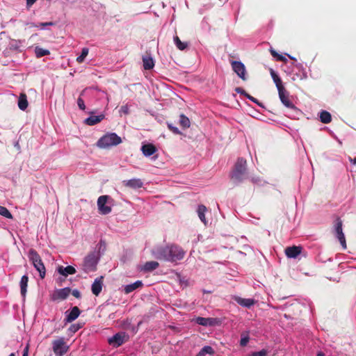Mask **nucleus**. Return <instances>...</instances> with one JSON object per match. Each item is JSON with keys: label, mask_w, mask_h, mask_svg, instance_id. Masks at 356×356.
<instances>
[{"label": "nucleus", "mask_w": 356, "mask_h": 356, "mask_svg": "<svg viewBox=\"0 0 356 356\" xmlns=\"http://www.w3.org/2000/svg\"><path fill=\"white\" fill-rule=\"evenodd\" d=\"M247 170V162L243 158H238L230 174L231 179L236 184L241 183L244 179Z\"/></svg>", "instance_id": "nucleus-1"}, {"label": "nucleus", "mask_w": 356, "mask_h": 356, "mask_svg": "<svg viewBox=\"0 0 356 356\" xmlns=\"http://www.w3.org/2000/svg\"><path fill=\"white\" fill-rule=\"evenodd\" d=\"M122 138L115 133H107L97 142V146L101 149H108L122 143Z\"/></svg>", "instance_id": "nucleus-2"}, {"label": "nucleus", "mask_w": 356, "mask_h": 356, "mask_svg": "<svg viewBox=\"0 0 356 356\" xmlns=\"http://www.w3.org/2000/svg\"><path fill=\"white\" fill-rule=\"evenodd\" d=\"M99 259L100 254L99 252L94 251L89 253L83 259L82 270L87 273L95 271Z\"/></svg>", "instance_id": "nucleus-3"}, {"label": "nucleus", "mask_w": 356, "mask_h": 356, "mask_svg": "<svg viewBox=\"0 0 356 356\" xmlns=\"http://www.w3.org/2000/svg\"><path fill=\"white\" fill-rule=\"evenodd\" d=\"M29 258L34 268L39 272L40 277L43 279L46 275V269L40 256L35 250L31 249L29 252Z\"/></svg>", "instance_id": "nucleus-4"}, {"label": "nucleus", "mask_w": 356, "mask_h": 356, "mask_svg": "<svg viewBox=\"0 0 356 356\" xmlns=\"http://www.w3.org/2000/svg\"><path fill=\"white\" fill-rule=\"evenodd\" d=\"M168 261L172 263H177L184 259L185 256V251L179 245L175 244H170V250H168Z\"/></svg>", "instance_id": "nucleus-5"}, {"label": "nucleus", "mask_w": 356, "mask_h": 356, "mask_svg": "<svg viewBox=\"0 0 356 356\" xmlns=\"http://www.w3.org/2000/svg\"><path fill=\"white\" fill-rule=\"evenodd\" d=\"M52 350L56 356H63L69 350V346L67 344L64 337H59L52 341Z\"/></svg>", "instance_id": "nucleus-6"}, {"label": "nucleus", "mask_w": 356, "mask_h": 356, "mask_svg": "<svg viewBox=\"0 0 356 356\" xmlns=\"http://www.w3.org/2000/svg\"><path fill=\"white\" fill-rule=\"evenodd\" d=\"M168 250H170V244L156 246L152 250L151 252L154 258L168 261Z\"/></svg>", "instance_id": "nucleus-7"}, {"label": "nucleus", "mask_w": 356, "mask_h": 356, "mask_svg": "<svg viewBox=\"0 0 356 356\" xmlns=\"http://www.w3.org/2000/svg\"><path fill=\"white\" fill-rule=\"evenodd\" d=\"M129 339V335L124 332H120L108 339V343L113 347L118 348Z\"/></svg>", "instance_id": "nucleus-8"}, {"label": "nucleus", "mask_w": 356, "mask_h": 356, "mask_svg": "<svg viewBox=\"0 0 356 356\" xmlns=\"http://www.w3.org/2000/svg\"><path fill=\"white\" fill-rule=\"evenodd\" d=\"M110 199L108 195H102L99 197L97 200V207L99 213L102 215H107L112 211L111 206L107 204L108 200Z\"/></svg>", "instance_id": "nucleus-9"}, {"label": "nucleus", "mask_w": 356, "mask_h": 356, "mask_svg": "<svg viewBox=\"0 0 356 356\" xmlns=\"http://www.w3.org/2000/svg\"><path fill=\"white\" fill-rule=\"evenodd\" d=\"M335 236L340 242L343 250L346 249V242L344 234L342 229V222L338 219L334 226Z\"/></svg>", "instance_id": "nucleus-10"}, {"label": "nucleus", "mask_w": 356, "mask_h": 356, "mask_svg": "<svg viewBox=\"0 0 356 356\" xmlns=\"http://www.w3.org/2000/svg\"><path fill=\"white\" fill-rule=\"evenodd\" d=\"M232 67L234 72L243 80H246L245 65L240 61H232Z\"/></svg>", "instance_id": "nucleus-11"}, {"label": "nucleus", "mask_w": 356, "mask_h": 356, "mask_svg": "<svg viewBox=\"0 0 356 356\" xmlns=\"http://www.w3.org/2000/svg\"><path fill=\"white\" fill-rule=\"evenodd\" d=\"M280 99L282 103L287 108L296 109V107L289 99V96L288 92L284 89L278 92Z\"/></svg>", "instance_id": "nucleus-12"}, {"label": "nucleus", "mask_w": 356, "mask_h": 356, "mask_svg": "<svg viewBox=\"0 0 356 356\" xmlns=\"http://www.w3.org/2000/svg\"><path fill=\"white\" fill-rule=\"evenodd\" d=\"M70 293V289L68 287H65L63 289H60L54 291L52 295V300H65L66 299Z\"/></svg>", "instance_id": "nucleus-13"}, {"label": "nucleus", "mask_w": 356, "mask_h": 356, "mask_svg": "<svg viewBox=\"0 0 356 356\" xmlns=\"http://www.w3.org/2000/svg\"><path fill=\"white\" fill-rule=\"evenodd\" d=\"M233 300L241 306L246 308H250L256 303L255 300L253 298H243L237 296H234Z\"/></svg>", "instance_id": "nucleus-14"}, {"label": "nucleus", "mask_w": 356, "mask_h": 356, "mask_svg": "<svg viewBox=\"0 0 356 356\" xmlns=\"http://www.w3.org/2000/svg\"><path fill=\"white\" fill-rule=\"evenodd\" d=\"M104 277H97L91 286L92 293L95 296H99L102 290Z\"/></svg>", "instance_id": "nucleus-15"}, {"label": "nucleus", "mask_w": 356, "mask_h": 356, "mask_svg": "<svg viewBox=\"0 0 356 356\" xmlns=\"http://www.w3.org/2000/svg\"><path fill=\"white\" fill-rule=\"evenodd\" d=\"M302 252V247L300 246H291L285 249V254L288 258L295 259Z\"/></svg>", "instance_id": "nucleus-16"}, {"label": "nucleus", "mask_w": 356, "mask_h": 356, "mask_svg": "<svg viewBox=\"0 0 356 356\" xmlns=\"http://www.w3.org/2000/svg\"><path fill=\"white\" fill-rule=\"evenodd\" d=\"M80 315V310L77 307H74L70 311L65 312V321L68 323H71L76 320Z\"/></svg>", "instance_id": "nucleus-17"}, {"label": "nucleus", "mask_w": 356, "mask_h": 356, "mask_svg": "<svg viewBox=\"0 0 356 356\" xmlns=\"http://www.w3.org/2000/svg\"><path fill=\"white\" fill-rule=\"evenodd\" d=\"M123 185L131 188H140L143 186V183L140 179L134 178L129 180H124Z\"/></svg>", "instance_id": "nucleus-18"}, {"label": "nucleus", "mask_w": 356, "mask_h": 356, "mask_svg": "<svg viewBox=\"0 0 356 356\" xmlns=\"http://www.w3.org/2000/svg\"><path fill=\"white\" fill-rule=\"evenodd\" d=\"M141 151L145 156H150L156 152V147L152 143L143 145Z\"/></svg>", "instance_id": "nucleus-19"}, {"label": "nucleus", "mask_w": 356, "mask_h": 356, "mask_svg": "<svg viewBox=\"0 0 356 356\" xmlns=\"http://www.w3.org/2000/svg\"><path fill=\"white\" fill-rule=\"evenodd\" d=\"M57 271L64 277H67L69 275H74L76 272L75 268L72 266H67L66 267L59 266L57 268Z\"/></svg>", "instance_id": "nucleus-20"}, {"label": "nucleus", "mask_w": 356, "mask_h": 356, "mask_svg": "<svg viewBox=\"0 0 356 356\" xmlns=\"http://www.w3.org/2000/svg\"><path fill=\"white\" fill-rule=\"evenodd\" d=\"M193 321L200 325L212 326L215 324L216 319L213 318L197 317Z\"/></svg>", "instance_id": "nucleus-21"}, {"label": "nucleus", "mask_w": 356, "mask_h": 356, "mask_svg": "<svg viewBox=\"0 0 356 356\" xmlns=\"http://www.w3.org/2000/svg\"><path fill=\"white\" fill-rule=\"evenodd\" d=\"M104 118V115H91L85 120V123L88 125L92 126L100 122Z\"/></svg>", "instance_id": "nucleus-22"}, {"label": "nucleus", "mask_w": 356, "mask_h": 356, "mask_svg": "<svg viewBox=\"0 0 356 356\" xmlns=\"http://www.w3.org/2000/svg\"><path fill=\"white\" fill-rule=\"evenodd\" d=\"M143 286L142 281L138 280L132 284L125 285L124 286V291L125 293L128 294L131 292L135 291L136 289L141 287Z\"/></svg>", "instance_id": "nucleus-23"}, {"label": "nucleus", "mask_w": 356, "mask_h": 356, "mask_svg": "<svg viewBox=\"0 0 356 356\" xmlns=\"http://www.w3.org/2000/svg\"><path fill=\"white\" fill-rule=\"evenodd\" d=\"M28 282H29V277L26 275H24L22 277L19 285H20V292L22 296L25 298L26 291H27V286H28Z\"/></svg>", "instance_id": "nucleus-24"}, {"label": "nucleus", "mask_w": 356, "mask_h": 356, "mask_svg": "<svg viewBox=\"0 0 356 356\" xmlns=\"http://www.w3.org/2000/svg\"><path fill=\"white\" fill-rule=\"evenodd\" d=\"M143 67L146 70H152L154 66V61L152 56L143 57Z\"/></svg>", "instance_id": "nucleus-25"}, {"label": "nucleus", "mask_w": 356, "mask_h": 356, "mask_svg": "<svg viewBox=\"0 0 356 356\" xmlns=\"http://www.w3.org/2000/svg\"><path fill=\"white\" fill-rule=\"evenodd\" d=\"M159 264L157 261H151L146 262L142 268L145 272H151L159 267Z\"/></svg>", "instance_id": "nucleus-26"}, {"label": "nucleus", "mask_w": 356, "mask_h": 356, "mask_svg": "<svg viewBox=\"0 0 356 356\" xmlns=\"http://www.w3.org/2000/svg\"><path fill=\"white\" fill-rule=\"evenodd\" d=\"M28 101L26 95L24 93L20 94L18 99V106L20 110L25 111L28 107Z\"/></svg>", "instance_id": "nucleus-27"}, {"label": "nucleus", "mask_w": 356, "mask_h": 356, "mask_svg": "<svg viewBox=\"0 0 356 356\" xmlns=\"http://www.w3.org/2000/svg\"><path fill=\"white\" fill-rule=\"evenodd\" d=\"M207 209L204 205H199L197 207V214L200 219V220L204 224L207 225V220L205 217V213L207 211Z\"/></svg>", "instance_id": "nucleus-28"}, {"label": "nucleus", "mask_w": 356, "mask_h": 356, "mask_svg": "<svg viewBox=\"0 0 356 356\" xmlns=\"http://www.w3.org/2000/svg\"><path fill=\"white\" fill-rule=\"evenodd\" d=\"M321 122L324 124L330 123L332 120V116L330 113L326 111H322L320 113Z\"/></svg>", "instance_id": "nucleus-29"}, {"label": "nucleus", "mask_w": 356, "mask_h": 356, "mask_svg": "<svg viewBox=\"0 0 356 356\" xmlns=\"http://www.w3.org/2000/svg\"><path fill=\"white\" fill-rule=\"evenodd\" d=\"M34 51L37 58H41L50 54V51L48 49H45L40 47H35Z\"/></svg>", "instance_id": "nucleus-30"}, {"label": "nucleus", "mask_w": 356, "mask_h": 356, "mask_svg": "<svg viewBox=\"0 0 356 356\" xmlns=\"http://www.w3.org/2000/svg\"><path fill=\"white\" fill-rule=\"evenodd\" d=\"M214 353V350L211 346H205L200 350L196 356H205L207 354L212 355Z\"/></svg>", "instance_id": "nucleus-31"}, {"label": "nucleus", "mask_w": 356, "mask_h": 356, "mask_svg": "<svg viewBox=\"0 0 356 356\" xmlns=\"http://www.w3.org/2000/svg\"><path fill=\"white\" fill-rule=\"evenodd\" d=\"M174 42H175V44L176 45V47H177V49H179V50H184L185 49L187 48L188 47V44L186 42H183L180 40L179 38L177 36V35H175L174 37Z\"/></svg>", "instance_id": "nucleus-32"}, {"label": "nucleus", "mask_w": 356, "mask_h": 356, "mask_svg": "<svg viewBox=\"0 0 356 356\" xmlns=\"http://www.w3.org/2000/svg\"><path fill=\"white\" fill-rule=\"evenodd\" d=\"M179 124L184 129L188 128L191 125L188 118L184 114H181L179 117Z\"/></svg>", "instance_id": "nucleus-33"}, {"label": "nucleus", "mask_w": 356, "mask_h": 356, "mask_svg": "<svg viewBox=\"0 0 356 356\" xmlns=\"http://www.w3.org/2000/svg\"><path fill=\"white\" fill-rule=\"evenodd\" d=\"M88 52L89 49L87 47L83 48L81 55L76 58L77 63H82L84 61L86 57L88 56Z\"/></svg>", "instance_id": "nucleus-34"}, {"label": "nucleus", "mask_w": 356, "mask_h": 356, "mask_svg": "<svg viewBox=\"0 0 356 356\" xmlns=\"http://www.w3.org/2000/svg\"><path fill=\"white\" fill-rule=\"evenodd\" d=\"M0 215L8 219L13 218V215L11 213L7 208L3 206H0Z\"/></svg>", "instance_id": "nucleus-35"}, {"label": "nucleus", "mask_w": 356, "mask_h": 356, "mask_svg": "<svg viewBox=\"0 0 356 356\" xmlns=\"http://www.w3.org/2000/svg\"><path fill=\"white\" fill-rule=\"evenodd\" d=\"M54 24V23L49 22H41L39 24H32L31 26L33 27H37V28H40L41 29H45L46 26H53Z\"/></svg>", "instance_id": "nucleus-36"}, {"label": "nucleus", "mask_w": 356, "mask_h": 356, "mask_svg": "<svg viewBox=\"0 0 356 356\" xmlns=\"http://www.w3.org/2000/svg\"><path fill=\"white\" fill-rule=\"evenodd\" d=\"M250 337L248 334H242L240 341V345L241 346H245L249 342Z\"/></svg>", "instance_id": "nucleus-37"}, {"label": "nucleus", "mask_w": 356, "mask_h": 356, "mask_svg": "<svg viewBox=\"0 0 356 356\" xmlns=\"http://www.w3.org/2000/svg\"><path fill=\"white\" fill-rule=\"evenodd\" d=\"M273 81H274V83L276 85V87H277V89L278 92L285 89L284 86H283V84H282V80H281V79L279 76L276 77V79H275L273 80Z\"/></svg>", "instance_id": "nucleus-38"}, {"label": "nucleus", "mask_w": 356, "mask_h": 356, "mask_svg": "<svg viewBox=\"0 0 356 356\" xmlns=\"http://www.w3.org/2000/svg\"><path fill=\"white\" fill-rule=\"evenodd\" d=\"M270 53L273 57L277 58V60L286 61V58L284 56L278 54L275 50L270 49Z\"/></svg>", "instance_id": "nucleus-39"}, {"label": "nucleus", "mask_w": 356, "mask_h": 356, "mask_svg": "<svg viewBox=\"0 0 356 356\" xmlns=\"http://www.w3.org/2000/svg\"><path fill=\"white\" fill-rule=\"evenodd\" d=\"M268 354V351L265 349H262L259 351L253 352L249 356H266Z\"/></svg>", "instance_id": "nucleus-40"}, {"label": "nucleus", "mask_w": 356, "mask_h": 356, "mask_svg": "<svg viewBox=\"0 0 356 356\" xmlns=\"http://www.w3.org/2000/svg\"><path fill=\"white\" fill-rule=\"evenodd\" d=\"M168 129L173 132L175 134H181V131L179 130V129L175 126H173L172 124L168 123Z\"/></svg>", "instance_id": "nucleus-41"}, {"label": "nucleus", "mask_w": 356, "mask_h": 356, "mask_svg": "<svg viewBox=\"0 0 356 356\" xmlns=\"http://www.w3.org/2000/svg\"><path fill=\"white\" fill-rule=\"evenodd\" d=\"M77 104H78V106L79 108L81 109V110H85L86 108V106H85V103H84V101L82 98L81 97H79L78 99H77Z\"/></svg>", "instance_id": "nucleus-42"}, {"label": "nucleus", "mask_w": 356, "mask_h": 356, "mask_svg": "<svg viewBox=\"0 0 356 356\" xmlns=\"http://www.w3.org/2000/svg\"><path fill=\"white\" fill-rule=\"evenodd\" d=\"M245 97L248 99H249L250 101H252V102L256 103L258 105H260L259 101L256 98H254V97H252L251 95H250L249 94H245Z\"/></svg>", "instance_id": "nucleus-43"}, {"label": "nucleus", "mask_w": 356, "mask_h": 356, "mask_svg": "<svg viewBox=\"0 0 356 356\" xmlns=\"http://www.w3.org/2000/svg\"><path fill=\"white\" fill-rule=\"evenodd\" d=\"M250 181L253 184H259L261 181V179H260V178L259 177H250Z\"/></svg>", "instance_id": "nucleus-44"}, {"label": "nucleus", "mask_w": 356, "mask_h": 356, "mask_svg": "<svg viewBox=\"0 0 356 356\" xmlns=\"http://www.w3.org/2000/svg\"><path fill=\"white\" fill-rule=\"evenodd\" d=\"M235 90H236V92L237 93H239V94L243 95L245 97V94H247V93L245 92V91L243 88H236L235 89Z\"/></svg>", "instance_id": "nucleus-45"}, {"label": "nucleus", "mask_w": 356, "mask_h": 356, "mask_svg": "<svg viewBox=\"0 0 356 356\" xmlns=\"http://www.w3.org/2000/svg\"><path fill=\"white\" fill-rule=\"evenodd\" d=\"M99 250H100L102 248L103 249V250H104L106 249V243L104 241H100L99 244Z\"/></svg>", "instance_id": "nucleus-46"}, {"label": "nucleus", "mask_w": 356, "mask_h": 356, "mask_svg": "<svg viewBox=\"0 0 356 356\" xmlns=\"http://www.w3.org/2000/svg\"><path fill=\"white\" fill-rule=\"evenodd\" d=\"M37 0H26V6L27 8L31 7Z\"/></svg>", "instance_id": "nucleus-47"}, {"label": "nucleus", "mask_w": 356, "mask_h": 356, "mask_svg": "<svg viewBox=\"0 0 356 356\" xmlns=\"http://www.w3.org/2000/svg\"><path fill=\"white\" fill-rule=\"evenodd\" d=\"M270 75L272 76V79L274 80L275 79H276V77H278L279 76L277 74V73L273 70H270Z\"/></svg>", "instance_id": "nucleus-48"}, {"label": "nucleus", "mask_w": 356, "mask_h": 356, "mask_svg": "<svg viewBox=\"0 0 356 356\" xmlns=\"http://www.w3.org/2000/svg\"><path fill=\"white\" fill-rule=\"evenodd\" d=\"M72 294L74 296H75L76 298H79L80 297V293L79 291L77 290H74L73 292H72Z\"/></svg>", "instance_id": "nucleus-49"}, {"label": "nucleus", "mask_w": 356, "mask_h": 356, "mask_svg": "<svg viewBox=\"0 0 356 356\" xmlns=\"http://www.w3.org/2000/svg\"><path fill=\"white\" fill-rule=\"evenodd\" d=\"M28 353H29V347L26 346L24 350V353H23V355L22 356H28Z\"/></svg>", "instance_id": "nucleus-50"}, {"label": "nucleus", "mask_w": 356, "mask_h": 356, "mask_svg": "<svg viewBox=\"0 0 356 356\" xmlns=\"http://www.w3.org/2000/svg\"><path fill=\"white\" fill-rule=\"evenodd\" d=\"M349 161L353 164H354V165L356 164V158L352 159V158L349 157Z\"/></svg>", "instance_id": "nucleus-51"}, {"label": "nucleus", "mask_w": 356, "mask_h": 356, "mask_svg": "<svg viewBox=\"0 0 356 356\" xmlns=\"http://www.w3.org/2000/svg\"><path fill=\"white\" fill-rule=\"evenodd\" d=\"M122 110L123 111V112L124 113H128V108L127 106H122Z\"/></svg>", "instance_id": "nucleus-52"}, {"label": "nucleus", "mask_w": 356, "mask_h": 356, "mask_svg": "<svg viewBox=\"0 0 356 356\" xmlns=\"http://www.w3.org/2000/svg\"><path fill=\"white\" fill-rule=\"evenodd\" d=\"M71 329H72V330L73 329V330H74V331H76V330H77V328H75V327H74V325H72V326L71 327Z\"/></svg>", "instance_id": "nucleus-53"}, {"label": "nucleus", "mask_w": 356, "mask_h": 356, "mask_svg": "<svg viewBox=\"0 0 356 356\" xmlns=\"http://www.w3.org/2000/svg\"><path fill=\"white\" fill-rule=\"evenodd\" d=\"M317 356H323V354H322V353H318V354L317 355Z\"/></svg>", "instance_id": "nucleus-54"}, {"label": "nucleus", "mask_w": 356, "mask_h": 356, "mask_svg": "<svg viewBox=\"0 0 356 356\" xmlns=\"http://www.w3.org/2000/svg\"><path fill=\"white\" fill-rule=\"evenodd\" d=\"M9 356H15V353H11V354H10Z\"/></svg>", "instance_id": "nucleus-55"}]
</instances>
